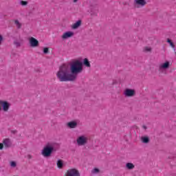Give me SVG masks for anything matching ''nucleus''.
<instances>
[{"label":"nucleus","mask_w":176,"mask_h":176,"mask_svg":"<svg viewBox=\"0 0 176 176\" xmlns=\"http://www.w3.org/2000/svg\"><path fill=\"white\" fill-rule=\"evenodd\" d=\"M10 164V167H11L12 168H16V167H17V162L16 161H10L9 162Z\"/></svg>","instance_id":"ddd939ff"},{"label":"nucleus","mask_w":176,"mask_h":176,"mask_svg":"<svg viewBox=\"0 0 176 176\" xmlns=\"http://www.w3.org/2000/svg\"><path fill=\"white\" fill-rule=\"evenodd\" d=\"M134 3L137 8H144L146 5V0H135Z\"/></svg>","instance_id":"1a4fd4ad"},{"label":"nucleus","mask_w":176,"mask_h":176,"mask_svg":"<svg viewBox=\"0 0 176 176\" xmlns=\"http://www.w3.org/2000/svg\"><path fill=\"white\" fill-rule=\"evenodd\" d=\"M65 176H80L79 170L76 168H72L67 171Z\"/></svg>","instance_id":"423d86ee"},{"label":"nucleus","mask_w":176,"mask_h":176,"mask_svg":"<svg viewBox=\"0 0 176 176\" xmlns=\"http://www.w3.org/2000/svg\"><path fill=\"white\" fill-rule=\"evenodd\" d=\"M143 127H144V129H146V126H144Z\"/></svg>","instance_id":"c85d7f7f"},{"label":"nucleus","mask_w":176,"mask_h":176,"mask_svg":"<svg viewBox=\"0 0 176 176\" xmlns=\"http://www.w3.org/2000/svg\"><path fill=\"white\" fill-rule=\"evenodd\" d=\"M167 42L169 43L170 46L173 47V49H175V45H174V43L170 40V38H168Z\"/></svg>","instance_id":"6ab92c4d"},{"label":"nucleus","mask_w":176,"mask_h":176,"mask_svg":"<svg viewBox=\"0 0 176 176\" xmlns=\"http://www.w3.org/2000/svg\"><path fill=\"white\" fill-rule=\"evenodd\" d=\"M20 3H21V5L22 6H25V5H27L28 2H27V1H21L20 2Z\"/></svg>","instance_id":"5701e85b"},{"label":"nucleus","mask_w":176,"mask_h":176,"mask_svg":"<svg viewBox=\"0 0 176 176\" xmlns=\"http://www.w3.org/2000/svg\"><path fill=\"white\" fill-rule=\"evenodd\" d=\"M80 23H81V21H78L77 22H76L74 24L72 25V28H73V30H76V28L80 26Z\"/></svg>","instance_id":"f8f14e48"},{"label":"nucleus","mask_w":176,"mask_h":176,"mask_svg":"<svg viewBox=\"0 0 176 176\" xmlns=\"http://www.w3.org/2000/svg\"><path fill=\"white\" fill-rule=\"evenodd\" d=\"M135 91L134 89H126L124 91V95L126 97H133V96H135Z\"/></svg>","instance_id":"9d476101"},{"label":"nucleus","mask_w":176,"mask_h":176,"mask_svg":"<svg viewBox=\"0 0 176 176\" xmlns=\"http://www.w3.org/2000/svg\"><path fill=\"white\" fill-rule=\"evenodd\" d=\"M83 64L84 65H85V67H90V62H89V60H87V58L84 59Z\"/></svg>","instance_id":"dca6fc26"},{"label":"nucleus","mask_w":176,"mask_h":176,"mask_svg":"<svg viewBox=\"0 0 176 176\" xmlns=\"http://www.w3.org/2000/svg\"><path fill=\"white\" fill-rule=\"evenodd\" d=\"M126 167L128 168V170H133V168H134V164L131 163H127L126 164Z\"/></svg>","instance_id":"2eb2a0df"},{"label":"nucleus","mask_w":176,"mask_h":176,"mask_svg":"<svg viewBox=\"0 0 176 176\" xmlns=\"http://www.w3.org/2000/svg\"><path fill=\"white\" fill-rule=\"evenodd\" d=\"M171 65V63H170V61L166 60L164 63H162L159 65V71L160 72H164L165 71H167L168 68H170V66Z\"/></svg>","instance_id":"20e7f679"},{"label":"nucleus","mask_w":176,"mask_h":176,"mask_svg":"<svg viewBox=\"0 0 176 176\" xmlns=\"http://www.w3.org/2000/svg\"><path fill=\"white\" fill-rule=\"evenodd\" d=\"M14 45H16V46H20V43L14 41Z\"/></svg>","instance_id":"393cba45"},{"label":"nucleus","mask_w":176,"mask_h":176,"mask_svg":"<svg viewBox=\"0 0 176 176\" xmlns=\"http://www.w3.org/2000/svg\"><path fill=\"white\" fill-rule=\"evenodd\" d=\"M151 50H152V48H151V47H144V52H151Z\"/></svg>","instance_id":"412c9836"},{"label":"nucleus","mask_w":176,"mask_h":176,"mask_svg":"<svg viewBox=\"0 0 176 176\" xmlns=\"http://www.w3.org/2000/svg\"><path fill=\"white\" fill-rule=\"evenodd\" d=\"M74 35H75V33H74V32L67 31L63 34V35L61 36V38L62 39H63V41H65L67 39H69V38H72Z\"/></svg>","instance_id":"0eeeda50"},{"label":"nucleus","mask_w":176,"mask_h":176,"mask_svg":"<svg viewBox=\"0 0 176 176\" xmlns=\"http://www.w3.org/2000/svg\"><path fill=\"white\" fill-rule=\"evenodd\" d=\"M142 142H144V144H148L149 142V138L146 136L142 137Z\"/></svg>","instance_id":"4468645a"},{"label":"nucleus","mask_w":176,"mask_h":176,"mask_svg":"<svg viewBox=\"0 0 176 176\" xmlns=\"http://www.w3.org/2000/svg\"><path fill=\"white\" fill-rule=\"evenodd\" d=\"M67 124L69 129H75L78 126V121H71L67 122Z\"/></svg>","instance_id":"9b49d317"},{"label":"nucleus","mask_w":176,"mask_h":176,"mask_svg":"<svg viewBox=\"0 0 176 176\" xmlns=\"http://www.w3.org/2000/svg\"><path fill=\"white\" fill-rule=\"evenodd\" d=\"M83 71V63L80 59L73 60L70 65L64 64L59 67L56 78L60 82H71L76 79L78 74Z\"/></svg>","instance_id":"f257e3e1"},{"label":"nucleus","mask_w":176,"mask_h":176,"mask_svg":"<svg viewBox=\"0 0 176 176\" xmlns=\"http://www.w3.org/2000/svg\"><path fill=\"white\" fill-rule=\"evenodd\" d=\"M89 141V138L86 135H82L77 138L76 144L78 146H85L87 142Z\"/></svg>","instance_id":"7ed1b4c3"},{"label":"nucleus","mask_w":176,"mask_h":176,"mask_svg":"<svg viewBox=\"0 0 176 176\" xmlns=\"http://www.w3.org/2000/svg\"><path fill=\"white\" fill-rule=\"evenodd\" d=\"M15 24H16V27H18V28H20L21 24H20V22H19V21L16 20Z\"/></svg>","instance_id":"b1692460"},{"label":"nucleus","mask_w":176,"mask_h":176,"mask_svg":"<svg viewBox=\"0 0 176 176\" xmlns=\"http://www.w3.org/2000/svg\"><path fill=\"white\" fill-rule=\"evenodd\" d=\"M100 172V170H98V168H96L94 170H92L91 173L92 174H97L98 173Z\"/></svg>","instance_id":"aec40b11"},{"label":"nucleus","mask_w":176,"mask_h":176,"mask_svg":"<svg viewBox=\"0 0 176 176\" xmlns=\"http://www.w3.org/2000/svg\"><path fill=\"white\" fill-rule=\"evenodd\" d=\"M0 107L1 109L0 111H3L4 112H8L9 111V108H10V103L6 101L1 100Z\"/></svg>","instance_id":"39448f33"},{"label":"nucleus","mask_w":176,"mask_h":176,"mask_svg":"<svg viewBox=\"0 0 176 176\" xmlns=\"http://www.w3.org/2000/svg\"><path fill=\"white\" fill-rule=\"evenodd\" d=\"M29 43L32 47H38L39 46V41L34 37L29 38Z\"/></svg>","instance_id":"6e6552de"},{"label":"nucleus","mask_w":176,"mask_h":176,"mask_svg":"<svg viewBox=\"0 0 176 176\" xmlns=\"http://www.w3.org/2000/svg\"><path fill=\"white\" fill-rule=\"evenodd\" d=\"M43 53L45 54H47V53H49V48H47V47L44 48L43 49Z\"/></svg>","instance_id":"4be33fe9"},{"label":"nucleus","mask_w":176,"mask_h":176,"mask_svg":"<svg viewBox=\"0 0 176 176\" xmlns=\"http://www.w3.org/2000/svg\"><path fill=\"white\" fill-rule=\"evenodd\" d=\"M3 144L6 146H9V145H10V140L9 139H6L3 140Z\"/></svg>","instance_id":"f3484780"},{"label":"nucleus","mask_w":176,"mask_h":176,"mask_svg":"<svg viewBox=\"0 0 176 176\" xmlns=\"http://www.w3.org/2000/svg\"><path fill=\"white\" fill-rule=\"evenodd\" d=\"M64 165V163L63 162V161H61L60 160H59L57 162V166L58 167V168H61L63 167V166Z\"/></svg>","instance_id":"a211bd4d"},{"label":"nucleus","mask_w":176,"mask_h":176,"mask_svg":"<svg viewBox=\"0 0 176 176\" xmlns=\"http://www.w3.org/2000/svg\"><path fill=\"white\" fill-rule=\"evenodd\" d=\"M3 39L2 36L0 35V43L2 42Z\"/></svg>","instance_id":"bb28decb"},{"label":"nucleus","mask_w":176,"mask_h":176,"mask_svg":"<svg viewBox=\"0 0 176 176\" xmlns=\"http://www.w3.org/2000/svg\"><path fill=\"white\" fill-rule=\"evenodd\" d=\"M0 149H3V144L0 143Z\"/></svg>","instance_id":"a878e982"},{"label":"nucleus","mask_w":176,"mask_h":176,"mask_svg":"<svg viewBox=\"0 0 176 176\" xmlns=\"http://www.w3.org/2000/svg\"><path fill=\"white\" fill-rule=\"evenodd\" d=\"M54 143H48L47 144L44 148L42 151V155L44 157H49L52 155V152L54 151Z\"/></svg>","instance_id":"f03ea898"},{"label":"nucleus","mask_w":176,"mask_h":176,"mask_svg":"<svg viewBox=\"0 0 176 176\" xmlns=\"http://www.w3.org/2000/svg\"><path fill=\"white\" fill-rule=\"evenodd\" d=\"M78 0H73V2H74V3H76V2H78Z\"/></svg>","instance_id":"cd10ccee"}]
</instances>
